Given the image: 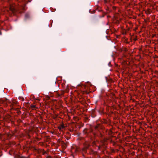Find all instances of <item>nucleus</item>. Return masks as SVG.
I'll use <instances>...</instances> for the list:
<instances>
[{"mask_svg":"<svg viewBox=\"0 0 158 158\" xmlns=\"http://www.w3.org/2000/svg\"><path fill=\"white\" fill-rule=\"evenodd\" d=\"M10 10H11L12 11H13V10H14V8L12 7H10Z\"/></svg>","mask_w":158,"mask_h":158,"instance_id":"2","label":"nucleus"},{"mask_svg":"<svg viewBox=\"0 0 158 158\" xmlns=\"http://www.w3.org/2000/svg\"><path fill=\"white\" fill-rule=\"evenodd\" d=\"M51 158V157L50 156L48 157V158Z\"/></svg>","mask_w":158,"mask_h":158,"instance_id":"3","label":"nucleus"},{"mask_svg":"<svg viewBox=\"0 0 158 158\" xmlns=\"http://www.w3.org/2000/svg\"><path fill=\"white\" fill-rule=\"evenodd\" d=\"M64 128V126L63 124H61L58 127V128L60 130H61L62 129H63Z\"/></svg>","mask_w":158,"mask_h":158,"instance_id":"1","label":"nucleus"}]
</instances>
